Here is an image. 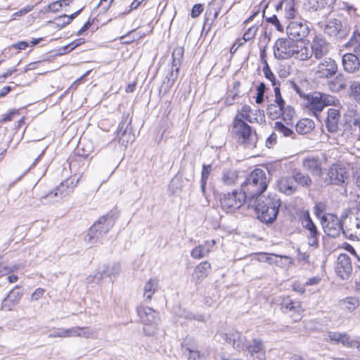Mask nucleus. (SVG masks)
Returning a JSON list of instances; mask_svg holds the SVG:
<instances>
[{
    "instance_id": "9b49d317",
    "label": "nucleus",
    "mask_w": 360,
    "mask_h": 360,
    "mask_svg": "<svg viewBox=\"0 0 360 360\" xmlns=\"http://www.w3.org/2000/svg\"><path fill=\"white\" fill-rule=\"evenodd\" d=\"M245 350L254 360H266V359L265 347L260 339L254 338L251 342H248Z\"/></svg>"
},
{
    "instance_id": "393cba45",
    "label": "nucleus",
    "mask_w": 360,
    "mask_h": 360,
    "mask_svg": "<svg viewBox=\"0 0 360 360\" xmlns=\"http://www.w3.org/2000/svg\"><path fill=\"white\" fill-rule=\"evenodd\" d=\"M295 46H274V53L276 58L281 60L288 59L294 56Z\"/></svg>"
},
{
    "instance_id": "473e14b6",
    "label": "nucleus",
    "mask_w": 360,
    "mask_h": 360,
    "mask_svg": "<svg viewBox=\"0 0 360 360\" xmlns=\"http://www.w3.org/2000/svg\"><path fill=\"white\" fill-rule=\"evenodd\" d=\"M314 128V122L311 119L300 120L296 124V130L299 134H307Z\"/></svg>"
},
{
    "instance_id": "9d476101",
    "label": "nucleus",
    "mask_w": 360,
    "mask_h": 360,
    "mask_svg": "<svg viewBox=\"0 0 360 360\" xmlns=\"http://www.w3.org/2000/svg\"><path fill=\"white\" fill-rule=\"evenodd\" d=\"M342 233L346 236L357 237L360 235V211L347 216L344 221Z\"/></svg>"
},
{
    "instance_id": "0e129e2a",
    "label": "nucleus",
    "mask_w": 360,
    "mask_h": 360,
    "mask_svg": "<svg viewBox=\"0 0 360 360\" xmlns=\"http://www.w3.org/2000/svg\"><path fill=\"white\" fill-rule=\"evenodd\" d=\"M264 72L266 77L267 79H269L271 82H272L273 85H275V76L271 72L269 67H266V68H264Z\"/></svg>"
},
{
    "instance_id": "864d4df0",
    "label": "nucleus",
    "mask_w": 360,
    "mask_h": 360,
    "mask_svg": "<svg viewBox=\"0 0 360 360\" xmlns=\"http://www.w3.org/2000/svg\"><path fill=\"white\" fill-rule=\"evenodd\" d=\"M327 52L326 46H314L313 48V53L317 59L322 58Z\"/></svg>"
},
{
    "instance_id": "ea45409f",
    "label": "nucleus",
    "mask_w": 360,
    "mask_h": 360,
    "mask_svg": "<svg viewBox=\"0 0 360 360\" xmlns=\"http://www.w3.org/2000/svg\"><path fill=\"white\" fill-rule=\"evenodd\" d=\"M117 137L119 142L123 146H126L129 143L133 142L134 140V136L131 133V131H128L126 129L122 131H119L117 133Z\"/></svg>"
},
{
    "instance_id": "f704fd0d",
    "label": "nucleus",
    "mask_w": 360,
    "mask_h": 360,
    "mask_svg": "<svg viewBox=\"0 0 360 360\" xmlns=\"http://www.w3.org/2000/svg\"><path fill=\"white\" fill-rule=\"evenodd\" d=\"M314 46H295L294 56L302 60L308 59L313 54Z\"/></svg>"
},
{
    "instance_id": "bf43d9fd",
    "label": "nucleus",
    "mask_w": 360,
    "mask_h": 360,
    "mask_svg": "<svg viewBox=\"0 0 360 360\" xmlns=\"http://www.w3.org/2000/svg\"><path fill=\"white\" fill-rule=\"evenodd\" d=\"M212 11H214V13H213L214 19H216L219 14L220 7L216 6V5H214V3H211L210 4V6H209L207 11V12L212 13Z\"/></svg>"
},
{
    "instance_id": "f3484780",
    "label": "nucleus",
    "mask_w": 360,
    "mask_h": 360,
    "mask_svg": "<svg viewBox=\"0 0 360 360\" xmlns=\"http://www.w3.org/2000/svg\"><path fill=\"white\" fill-rule=\"evenodd\" d=\"M115 219L112 215L106 214L100 217L93 225H97L96 229L103 236L113 227Z\"/></svg>"
},
{
    "instance_id": "6e6d98bb",
    "label": "nucleus",
    "mask_w": 360,
    "mask_h": 360,
    "mask_svg": "<svg viewBox=\"0 0 360 360\" xmlns=\"http://www.w3.org/2000/svg\"><path fill=\"white\" fill-rule=\"evenodd\" d=\"M266 86L264 83H260V84L257 87V94L256 97V102L257 103H261L263 101L264 93L265 91Z\"/></svg>"
},
{
    "instance_id": "09e8293b",
    "label": "nucleus",
    "mask_w": 360,
    "mask_h": 360,
    "mask_svg": "<svg viewBox=\"0 0 360 360\" xmlns=\"http://www.w3.org/2000/svg\"><path fill=\"white\" fill-rule=\"evenodd\" d=\"M68 328H58L53 333L49 335V338H68Z\"/></svg>"
},
{
    "instance_id": "dca6fc26",
    "label": "nucleus",
    "mask_w": 360,
    "mask_h": 360,
    "mask_svg": "<svg viewBox=\"0 0 360 360\" xmlns=\"http://www.w3.org/2000/svg\"><path fill=\"white\" fill-rule=\"evenodd\" d=\"M340 117V110L337 108H329L326 120V127L328 131L335 133L338 129L339 120Z\"/></svg>"
},
{
    "instance_id": "6ab92c4d",
    "label": "nucleus",
    "mask_w": 360,
    "mask_h": 360,
    "mask_svg": "<svg viewBox=\"0 0 360 360\" xmlns=\"http://www.w3.org/2000/svg\"><path fill=\"white\" fill-rule=\"evenodd\" d=\"M303 167L312 174L321 176L322 174L321 163L320 160L314 157L305 158L302 160Z\"/></svg>"
},
{
    "instance_id": "cd10ccee",
    "label": "nucleus",
    "mask_w": 360,
    "mask_h": 360,
    "mask_svg": "<svg viewBox=\"0 0 360 360\" xmlns=\"http://www.w3.org/2000/svg\"><path fill=\"white\" fill-rule=\"evenodd\" d=\"M342 29V23L339 20H329L325 26L324 32L330 37H335Z\"/></svg>"
},
{
    "instance_id": "de8ad7c7",
    "label": "nucleus",
    "mask_w": 360,
    "mask_h": 360,
    "mask_svg": "<svg viewBox=\"0 0 360 360\" xmlns=\"http://www.w3.org/2000/svg\"><path fill=\"white\" fill-rule=\"evenodd\" d=\"M274 129L283 134L285 136H290L293 134V131L285 126L283 123L281 122H276L274 124Z\"/></svg>"
},
{
    "instance_id": "f8f14e48",
    "label": "nucleus",
    "mask_w": 360,
    "mask_h": 360,
    "mask_svg": "<svg viewBox=\"0 0 360 360\" xmlns=\"http://www.w3.org/2000/svg\"><path fill=\"white\" fill-rule=\"evenodd\" d=\"M336 273L342 279H347L352 272V266L350 258L346 254L338 256L336 264Z\"/></svg>"
},
{
    "instance_id": "3c124183",
    "label": "nucleus",
    "mask_w": 360,
    "mask_h": 360,
    "mask_svg": "<svg viewBox=\"0 0 360 360\" xmlns=\"http://www.w3.org/2000/svg\"><path fill=\"white\" fill-rule=\"evenodd\" d=\"M266 21L273 25H274L277 30L280 31V32H283V28L281 25V24L280 23V21L278 19L277 16L276 15H273L271 17H266Z\"/></svg>"
},
{
    "instance_id": "4468645a",
    "label": "nucleus",
    "mask_w": 360,
    "mask_h": 360,
    "mask_svg": "<svg viewBox=\"0 0 360 360\" xmlns=\"http://www.w3.org/2000/svg\"><path fill=\"white\" fill-rule=\"evenodd\" d=\"M226 342L231 345L233 348L238 350L245 351L248 343L246 337L238 331H233L224 335Z\"/></svg>"
},
{
    "instance_id": "052dcab7",
    "label": "nucleus",
    "mask_w": 360,
    "mask_h": 360,
    "mask_svg": "<svg viewBox=\"0 0 360 360\" xmlns=\"http://www.w3.org/2000/svg\"><path fill=\"white\" fill-rule=\"evenodd\" d=\"M321 281V278L320 276H314L309 278L304 283V285H318Z\"/></svg>"
},
{
    "instance_id": "423d86ee",
    "label": "nucleus",
    "mask_w": 360,
    "mask_h": 360,
    "mask_svg": "<svg viewBox=\"0 0 360 360\" xmlns=\"http://www.w3.org/2000/svg\"><path fill=\"white\" fill-rule=\"evenodd\" d=\"M245 201L248 203V196L241 189L224 194L221 198V205L226 212H231L240 208Z\"/></svg>"
},
{
    "instance_id": "37998d69",
    "label": "nucleus",
    "mask_w": 360,
    "mask_h": 360,
    "mask_svg": "<svg viewBox=\"0 0 360 360\" xmlns=\"http://www.w3.org/2000/svg\"><path fill=\"white\" fill-rule=\"evenodd\" d=\"M212 171L211 165H203L201 173V189L202 192L205 191L207 179Z\"/></svg>"
},
{
    "instance_id": "4d7b16f0",
    "label": "nucleus",
    "mask_w": 360,
    "mask_h": 360,
    "mask_svg": "<svg viewBox=\"0 0 360 360\" xmlns=\"http://www.w3.org/2000/svg\"><path fill=\"white\" fill-rule=\"evenodd\" d=\"M203 7L201 4H195L193 6L191 10V16L192 18H197L200 15V14L202 12Z\"/></svg>"
},
{
    "instance_id": "69168bd1",
    "label": "nucleus",
    "mask_w": 360,
    "mask_h": 360,
    "mask_svg": "<svg viewBox=\"0 0 360 360\" xmlns=\"http://www.w3.org/2000/svg\"><path fill=\"white\" fill-rule=\"evenodd\" d=\"M324 208H325V205L323 203H322V202H319V203L316 204V205H315L316 214L320 219L322 217L321 216V213L323 211Z\"/></svg>"
},
{
    "instance_id": "ddd939ff",
    "label": "nucleus",
    "mask_w": 360,
    "mask_h": 360,
    "mask_svg": "<svg viewBox=\"0 0 360 360\" xmlns=\"http://www.w3.org/2000/svg\"><path fill=\"white\" fill-rule=\"evenodd\" d=\"M337 70L335 61L331 58H326L319 64L316 75L319 78H330L336 73Z\"/></svg>"
},
{
    "instance_id": "bb28decb",
    "label": "nucleus",
    "mask_w": 360,
    "mask_h": 360,
    "mask_svg": "<svg viewBox=\"0 0 360 360\" xmlns=\"http://www.w3.org/2000/svg\"><path fill=\"white\" fill-rule=\"evenodd\" d=\"M339 306L344 311L352 312L359 307V301L356 297H349L341 300L339 302Z\"/></svg>"
},
{
    "instance_id": "5701e85b",
    "label": "nucleus",
    "mask_w": 360,
    "mask_h": 360,
    "mask_svg": "<svg viewBox=\"0 0 360 360\" xmlns=\"http://www.w3.org/2000/svg\"><path fill=\"white\" fill-rule=\"evenodd\" d=\"M211 264L207 262H200L195 267L193 279L195 281H201L206 278L210 271Z\"/></svg>"
},
{
    "instance_id": "e433bc0d",
    "label": "nucleus",
    "mask_w": 360,
    "mask_h": 360,
    "mask_svg": "<svg viewBox=\"0 0 360 360\" xmlns=\"http://www.w3.org/2000/svg\"><path fill=\"white\" fill-rule=\"evenodd\" d=\"M238 180V172L235 170L224 172L222 176V181L226 186L235 185Z\"/></svg>"
},
{
    "instance_id": "c9c22d12",
    "label": "nucleus",
    "mask_w": 360,
    "mask_h": 360,
    "mask_svg": "<svg viewBox=\"0 0 360 360\" xmlns=\"http://www.w3.org/2000/svg\"><path fill=\"white\" fill-rule=\"evenodd\" d=\"M285 102L284 103H274L270 105H269L266 110L267 114L272 118V119H277L281 116V113L283 112V108H284Z\"/></svg>"
},
{
    "instance_id": "603ef678",
    "label": "nucleus",
    "mask_w": 360,
    "mask_h": 360,
    "mask_svg": "<svg viewBox=\"0 0 360 360\" xmlns=\"http://www.w3.org/2000/svg\"><path fill=\"white\" fill-rule=\"evenodd\" d=\"M355 341L351 340L347 334L342 333L339 342H341L344 346L354 347Z\"/></svg>"
},
{
    "instance_id": "c85d7f7f",
    "label": "nucleus",
    "mask_w": 360,
    "mask_h": 360,
    "mask_svg": "<svg viewBox=\"0 0 360 360\" xmlns=\"http://www.w3.org/2000/svg\"><path fill=\"white\" fill-rule=\"evenodd\" d=\"M292 179L297 184L304 188H309L312 184L311 177L300 171H294L292 172Z\"/></svg>"
},
{
    "instance_id": "c756f323",
    "label": "nucleus",
    "mask_w": 360,
    "mask_h": 360,
    "mask_svg": "<svg viewBox=\"0 0 360 360\" xmlns=\"http://www.w3.org/2000/svg\"><path fill=\"white\" fill-rule=\"evenodd\" d=\"M289 260L288 257H281L277 255H269L267 253H259L256 255V259L260 262H267L270 264H278L283 259Z\"/></svg>"
},
{
    "instance_id": "f03ea898",
    "label": "nucleus",
    "mask_w": 360,
    "mask_h": 360,
    "mask_svg": "<svg viewBox=\"0 0 360 360\" xmlns=\"http://www.w3.org/2000/svg\"><path fill=\"white\" fill-rule=\"evenodd\" d=\"M269 179L266 171L256 168L246 177L241 184V189L248 196V201L256 200L262 197V194L266 190Z\"/></svg>"
},
{
    "instance_id": "a878e982",
    "label": "nucleus",
    "mask_w": 360,
    "mask_h": 360,
    "mask_svg": "<svg viewBox=\"0 0 360 360\" xmlns=\"http://www.w3.org/2000/svg\"><path fill=\"white\" fill-rule=\"evenodd\" d=\"M328 88L333 92H340L347 86V81L342 75H337L328 83Z\"/></svg>"
},
{
    "instance_id": "39448f33",
    "label": "nucleus",
    "mask_w": 360,
    "mask_h": 360,
    "mask_svg": "<svg viewBox=\"0 0 360 360\" xmlns=\"http://www.w3.org/2000/svg\"><path fill=\"white\" fill-rule=\"evenodd\" d=\"M136 311L141 322L143 324V331L147 335H153L158 330L160 322L158 313L150 307L140 305Z\"/></svg>"
},
{
    "instance_id": "4c0bfd02",
    "label": "nucleus",
    "mask_w": 360,
    "mask_h": 360,
    "mask_svg": "<svg viewBox=\"0 0 360 360\" xmlns=\"http://www.w3.org/2000/svg\"><path fill=\"white\" fill-rule=\"evenodd\" d=\"M349 96L360 105V82H349Z\"/></svg>"
},
{
    "instance_id": "2f4dec72",
    "label": "nucleus",
    "mask_w": 360,
    "mask_h": 360,
    "mask_svg": "<svg viewBox=\"0 0 360 360\" xmlns=\"http://www.w3.org/2000/svg\"><path fill=\"white\" fill-rule=\"evenodd\" d=\"M305 24L302 22L292 21L287 27L288 34L294 37H301L304 32Z\"/></svg>"
},
{
    "instance_id": "4be33fe9",
    "label": "nucleus",
    "mask_w": 360,
    "mask_h": 360,
    "mask_svg": "<svg viewBox=\"0 0 360 360\" xmlns=\"http://www.w3.org/2000/svg\"><path fill=\"white\" fill-rule=\"evenodd\" d=\"M278 190L285 195H292L297 190L294 185V180L290 177L283 176L278 181Z\"/></svg>"
},
{
    "instance_id": "2eb2a0df",
    "label": "nucleus",
    "mask_w": 360,
    "mask_h": 360,
    "mask_svg": "<svg viewBox=\"0 0 360 360\" xmlns=\"http://www.w3.org/2000/svg\"><path fill=\"white\" fill-rule=\"evenodd\" d=\"M282 307L285 313L292 312L291 316L294 321L301 319V304L299 302H295L290 297H285L282 302Z\"/></svg>"
},
{
    "instance_id": "e2e57ef3",
    "label": "nucleus",
    "mask_w": 360,
    "mask_h": 360,
    "mask_svg": "<svg viewBox=\"0 0 360 360\" xmlns=\"http://www.w3.org/2000/svg\"><path fill=\"white\" fill-rule=\"evenodd\" d=\"M304 285H302L300 283H295L292 285V290L299 294H303L305 292Z\"/></svg>"
},
{
    "instance_id": "79ce46f5",
    "label": "nucleus",
    "mask_w": 360,
    "mask_h": 360,
    "mask_svg": "<svg viewBox=\"0 0 360 360\" xmlns=\"http://www.w3.org/2000/svg\"><path fill=\"white\" fill-rule=\"evenodd\" d=\"M210 253V250L208 248L205 249V247L202 245H200L195 248H193L191 251V256L195 259H201Z\"/></svg>"
},
{
    "instance_id": "7ed1b4c3",
    "label": "nucleus",
    "mask_w": 360,
    "mask_h": 360,
    "mask_svg": "<svg viewBox=\"0 0 360 360\" xmlns=\"http://www.w3.org/2000/svg\"><path fill=\"white\" fill-rule=\"evenodd\" d=\"M243 119H245L243 113L236 117L233 129V133L238 143L247 148H254L256 147L257 141V134L252 131L251 127Z\"/></svg>"
},
{
    "instance_id": "7c9ffc66",
    "label": "nucleus",
    "mask_w": 360,
    "mask_h": 360,
    "mask_svg": "<svg viewBox=\"0 0 360 360\" xmlns=\"http://www.w3.org/2000/svg\"><path fill=\"white\" fill-rule=\"evenodd\" d=\"M120 271V265L118 263L114 262L105 266H103V270L99 276H96L98 280L102 278L103 275H106L109 277L116 276Z\"/></svg>"
},
{
    "instance_id": "49530a36",
    "label": "nucleus",
    "mask_w": 360,
    "mask_h": 360,
    "mask_svg": "<svg viewBox=\"0 0 360 360\" xmlns=\"http://www.w3.org/2000/svg\"><path fill=\"white\" fill-rule=\"evenodd\" d=\"M297 11L294 7V3L290 2L285 7V18L288 20L294 19L296 17Z\"/></svg>"
},
{
    "instance_id": "a19ab883",
    "label": "nucleus",
    "mask_w": 360,
    "mask_h": 360,
    "mask_svg": "<svg viewBox=\"0 0 360 360\" xmlns=\"http://www.w3.org/2000/svg\"><path fill=\"white\" fill-rule=\"evenodd\" d=\"M188 352V360H205V356L200 354L198 348L194 345H191L186 347Z\"/></svg>"
},
{
    "instance_id": "412c9836",
    "label": "nucleus",
    "mask_w": 360,
    "mask_h": 360,
    "mask_svg": "<svg viewBox=\"0 0 360 360\" xmlns=\"http://www.w3.org/2000/svg\"><path fill=\"white\" fill-rule=\"evenodd\" d=\"M159 287V280L157 278H150L146 282L143 288V295L146 301L150 302L153 295L158 291Z\"/></svg>"
},
{
    "instance_id": "b1692460",
    "label": "nucleus",
    "mask_w": 360,
    "mask_h": 360,
    "mask_svg": "<svg viewBox=\"0 0 360 360\" xmlns=\"http://www.w3.org/2000/svg\"><path fill=\"white\" fill-rule=\"evenodd\" d=\"M96 226L97 225H92L85 236V242L90 246L96 245L98 243H101L103 238L101 233L96 229Z\"/></svg>"
},
{
    "instance_id": "6e6552de",
    "label": "nucleus",
    "mask_w": 360,
    "mask_h": 360,
    "mask_svg": "<svg viewBox=\"0 0 360 360\" xmlns=\"http://www.w3.org/2000/svg\"><path fill=\"white\" fill-rule=\"evenodd\" d=\"M328 177L323 179L326 185H342L348 178V173L345 166L339 164H334L328 169Z\"/></svg>"
},
{
    "instance_id": "a18cd8bd",
    "label": "nucleus",
    "mask_w": 360,
    "mask_h": 360,
    "mask_svg": "<svg viewBox=\"0 0 360 360\" xmlns=\"http://www.w3.org/2000/svg\"><path fill=\"white\" fill-rule=\"evenodd\" d=\"M295 112L291 106H285L281 113L283 120L285 122L291 121L295 116Z\"/></svg>"
},
{
    "instance_id": "0eeeda50",
    "label": "nucleus",
    "mask_w": 360,
    "mask_h": 360,
    "mask_svg": "<svg viewBox=\"0 0 360 360\" xmlns=\"http://www.w3.org/2000/svg\"><path fill=\"white\" fill-rule=\"evenodd\" d=\"M322 228L326 234L335 238L343 231V224L335 214L326 213L321 218Z\"/></svg>"
},
{
    "instance_id": "774afa93",
    "label": "nucleus",
    "mask_w": 360,
    "mask_h": 360,
    "mask_svg": "<svg viewBox=\"0 0 360 360\" xmlns=\"http://www.w3.org/2000/svg\"><path fill=\"white\" fill-rule=\"evenodd\" d=\"M351 41L352 44H357V45H360V30L354 32Z\"/></svg>"
},
{
    "instance_id": "13d9d810",
    "label": "nucleus",
    "mask_w": 360,
    "mask_h": 360,
    "mask_svg": "<svg viewBox=\"0 0 360 360\" xmlns=\"http://www.w3.org/2000/svg\"><path fill=\"white\" fill-rule=\"evenodd\" d=\"M351 127L354 129V131H358L359 136H360V115L356 116L352 121Z\"/></svg>"
},
{
    "instance_id": "f257e3e1",
    "label": "nucleus",
    "mask_w": 360,
    "mask_h": 360,
    "mask_svg": "<svg viewBox=\"0 0 360 360\" xmlns=\"http://www.w3.org/2000/svg\"><path fill=\"white\" fill-rule=\"evenodd\" d=\"M280 205V199L276 195H269L267 198L262 196L248 201V206L255 210L257 219L266 224L272 223L276 219Z\"/></svg>"
},
{
    "instance_id": "1a4fd4ad",
    "label": "nucleus",
    "mask_w": 360,
    "mask_h": 360,
    "mask_svg": "<svg viewBox=\"0 0 360 360\" xmlns=\"http://www.w3.org/2000/svg\"><path fill=\"white\" fill-rule=\"evenodd\" d=\"M302 225L304 229L307 231V237L308 239V244L313 248H316L319 246V233L314 223L312 221L309 217L308 212L303 214L302 217Z\"/></svg>"
},
{
    "instance_id": "aec40b11",
    "label": "nucleus",
    "mask_w": 360,
    "mask_h": 360,
    "mask_svg": "<svg viewBox=\"0 0 360 360\" xmlns=\"http://www.w3.org/2000/svg\"><path fill=\"white\" fill-rule=\"evenodd\" d=\"M344 69L348 72H353L360 66L359 56L354 53H345L342 56Z\"/></svg>"
},
{
    "instance_id": "680f3d73",
    "label": "nucleus",
    "mask_w": 360,
    "mask_h": 360,
    "mask_svg": "<svg viewBox=\"0 0 360 360\" xmlns=\"http://www.w3.org/2000/svg\"><path fill=\"white\" fill-rule=\"evenodd\" d=\"M44 293V290L43 288H39L36 289L31 296V300L32 301L38 300Z\"/></svg>"
},
{
    "instance_id": "a211bd4d",
    "label": "nucleus",
    "mask_w": 360,
    "mask_h": 360,
    "mask_svg": "<svg viewBox=\"0 0 360 360\" xmlns=\"http://www.w3.org/2000/svg\"><path fill=\"white\" fill-rule=\"evenodd\" d=\"M22 295V292L15 288L10 291L8 296L2 302V308L11 311L18 303Z\"/></svg>"
},
{
    "instance_id": "8fccbe9b",
    "label": "nucleus",
    "mask_w": 360,
    "mask_h": 360,
    "mask_svg": "<svg viewBox=\"0 0 360 360\" xmlns=\"http://www.w3.org/2000/svg\"><path fill=\"white\" fill-rule=\"evenodd\" d=\"M33 8L32 6H27L25 8L20 9L19 11L14 13L11 17L9 21L17 20L19 17H21L22 15H25L30 11H31Z\"/></svg>"
},
{
    "instance_id": "c03bdc74",
    "label": "nucleus",
    "mask_w": 360,
    "mask_h": 360,
    "mask_svg": "<svg viewBox=\"0 0 360 360\" xmlns=\"http://www.w3.org/2000/svg\"><path fill=\"white\" fill-rule=\"evenodd\" d=\"M77 13L78 12H76L71 15H64L62 16H59L56 19V25L63 27L69 24L72 21V20L77 15Z\"/></svg>"
},
{
    "instance_id": "72a5a7b5",
    "label": "nucleus",
    "mask_w": 360,
    "mask_h": 360,
    "mask_svg": "<svg viewBox=\"0 0 360 360\" xmlns=\"http://www.w3.org/2000/svg\"><path fill=\"white\" fill-rule=\"evenodd\" d=\"M93 335L92 331L89 328L73 327L68 328V338L82 337L90 338Z\"/></svg>"
},
{
    "instance_id": "5fc2aeb1",
    "label": "nucleus",
    "mask_w": 360,
    "mask_h": 360,
    "mask_svg": "<svg viewBox=\"0 0 360 360\" xmlns=\"http://www.w3.org/2000/svg\"><path fill=\"white\" fill-rule=\"evenodd\" d=\"M341 334L342 333L338 332H328L325 339L326 341L338 343L340 338H341Z\"/></svg>"
},
{
    "instance_id": "58836bf2",
    "label": "nucleus",
    "mask_w": 360,
    "mask_h": 360,
    "mask_svg": "<svg viewBox=\"0 0 360 360\" xmlns=\"http://www.w3.org/2000/svg\"><path fill=\"white\" fill-rule=\"evenodd\" d=\"M257 31V26H252L250 27L243 34V39H238V45H243L245 42H251V41L254 39L255 34Z\"/></svg>"
},
{
    "instance_id": "20e7f679",
    "label": "nucleus",
    "mask_w": 360,
    "mask_h": 360,
    "mask_svg": "<svg viewBox=\"0 0 360 360\" xmlns=\"http://www.w3.org/2000/svg\"><path fill=\"white\" fill-rule=\"evenodd\" d=\"M339 100L333 96L321 92H314L307 96L306 108L316 117L328 105L336 106Z\"/></svg>"
},
{
    "instance_id": "338daca9",
    "label": "nucleus",
    "mask_w": 360,
    "mask_h": 360,
    "mask_svg": "<svg viewBox=\"0 0 360 360\" xmlns=\"http://www.w3.org/2000/svg\"><path fill=\"white\" fill-rule=\"evenodd\" d=\"M274 93H275V99H274L275 103L280 102V103H281L285 102L281 96L280 89L278 87L276 86L274 88Z\"/></svg>"
}]
</instances>
